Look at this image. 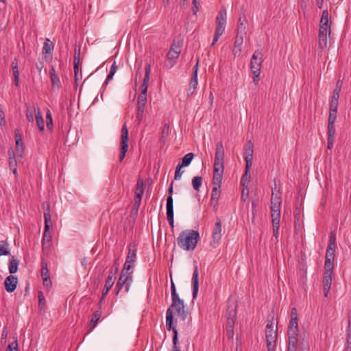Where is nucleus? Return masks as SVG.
Segmentation results:
<instances>
[{
    "instance_id": "obj_64",
    "label": "nucleus",
    "mask_w": 351,
    "mask_h": 351,
    "mask_svg": "<svg viewBox=\"0 0 351 351\" xmlns=\"http://www.w3.org/2000/svg\"><path fill=\"white\" fill-rule=\"evenodd\" d=\"M199 0H193L192 1V12L193 14H196L197 12L199 11Z\"/></svg>"
},
{
    "instance_id": "obj_62",
    "label": "nucleus",
    "mask_w": 351,
    "mask_h": 351,
    "mask_svg": "<svg viewBox=\"0 0 351 351\" xmlns=\"http://www.w3.org/2000/svg\"><path fill=\"white\" fill-rule=\"evenodd\" d=\"M335 134V130L334 124H328V137L334 138Z\"/></svg>"
},
{
    "instance_id": "obj_1",
    "label": "nucleus",
    "mask_w": 351,
    "mask_h": 351,
    "mask_svg": "<svg viewBox=\"0 0 351 351\" xmlns=\"http://www.w3.org/2000/svg\"><path fill=\"white\" fill-rule=\"evenodd\" d=\"M224 171V149L221 142L216 145L215 160L213 165V188L211 192L210 202L217 205L221 195V184Z\"/></svg>"
},
{
    "instance_id": "obj_13",
    "label": "nucleus",
    "mask_w": 351,
    "mask_h": 351,
    "mask_svg": "<svg viewBox=\"0 0 351 351\" xmlns=\"http://www.w3.org/2000/svg\"><path fill=\"white\" fill-rule=\"evenodd\" d=\"M143 180L142 178H138L136 185L135 197L134 206L138 210L141 202L142 196L143 194Z\"/></svg>"
},
{
    "instance_id": "obj_46",
    "label": "nucleus",
    "mask_w": 351,
    "mask_h": 351,
    "mask_svg": "<svg viewBox=\"0 0 351 351\" xmlns=\"http://www.w3.org/2000/svg\"><path fill=\"white\" fill-rule=\"evenodd\" d=\"M8 254H10V251L8 248V243L3 241H0V256Z\"/></svg>"
},
{
    "instance_id": "obj_6",
    "label": "nucleus",
    "mask_w": 351,
    "mask_h": 351,
    "mask_svg": "<svg viewBox=\"0 0 351 351\" xmlns=\"http://www.w3.org/2000/svg\"><path fill=\"white\" fill-rule=\"evenodd\" d=\"M265 337L268 351H274L277 339V328L274 329V323L268 322L265 327Z\"/></svg>"
},
{
    "instance_id": "obj_28",
    "label": "nucleus",
    "mask_w": 351,
    "mask_h": 351,
    "mask_svg": "<svg viewBox=\"0 0 351 351\" xmlns=\"http://www.w3.org/2000/svg\"><path fill=\"white\" fill-rule=\"evenodd\" d=\"M12 69L13 71L14 84L15 86H18L19 83V71L16 59H14V60L12 62Z\"/></svg>"
},
{
    "instance_id": "obj_41",
    "label": "nucleus",
    "mask_w": 351,
    "mask_h": 351,
    "mask_svg": "<svg viewBox=\"0 0 351 351\" xmlns=\"http://www.w3.org/2000/svg\"><path fill=\"white\" fill-rule=\"evenodd\" d=\"M342 86H343V81L341 80H339L337 82L336 86L333 90L332 97L337 98V99L339 98V94H340Z\"/></svg>"
},
{
    "instance_id": "obj_8",
    "label": "nucleus",
    "mask_w": 351,
    "mask_h": 351,
    "mask_svg": "<svg viewBox=\"0 0 351 351\" xmlns=\"http://www.w3.org/2000/svg\"><path fill=\"white\" fill-rule=\"evenodd\" d=\"M180 52L181 46L173 43L167 54V62L165 64L167 67L171 68L175 65L176 60L178 58Z\"/></svg>"
},
{
    "instance_id": "obj_5",
    "label": "nucleus",
    "mask_w": 351,
    "mask_h": 351,
    "mask_svg": "<svg viewBox=\"0 0 351 351\" xmlns=\"http://www.w3.org/2000/svg\"><path fill=\"white\" fill-rule=\"evenodd\" d=\"M132 280V272L126 273L121 271L116 285V294L118 295L122 290H123V293H128L130 290Z\"/></svg>"
},
{
    "instance_id": "obj_51",
    "label": "nucleus",
    "mask_w": 351,
    "mask_h": 351,
    "mask_svg": "<svg viewBox=\"0 0 351 351\" xmlns=\"http://www.w3.org/2000/svg\"><path fill=\"white\" fill-rule=\"evenodd\" d=\"M167 218L171 228L174 226L173 210H167Z\"/></svg>"
},
{
    "instance_id": "obj_45",
    "label": "nucleus",
    "mask_w": 351,
    "mask_h": 351,
    "mask_svg": "<svg viewBox=\"0 0 351 351\" xmlns=\"http://www.w3.org/2000/svg\"><path fill=\"white\" fill-rule=\"evenodd\" d=\"M271 205H278L281 204V197L280 193L278 192H272L271 197Z\"/></svg>"
},
{
    "instance_id": "obj_42",
    "label": "nucleus",
    "mask_w": 351,
    "mask_h": 351,
    "mask_svg": "<svg viewBox=\"0 0 351 351\" xmlns=\"http://www.w3.org/2000/svg\"><path fill=\"white\" fill-rule=\"evenodd\" d=\"M41 276L43 278L50 277L47 261L42 260L41 262Z\"/></svg>"
},
{
    "instance_id": "obj_21",
    "label": "nucleus",
    "mask_w": 351,
    "mask_h": 351,
    "mask_svg": "<svg viewBox=\"0 0 351 351\" xmlns=\"http://www.w3.org/2000/svg\"><path fill=\"white\" fill-rule=\"evenodd\" d=\"M193 283V298L195 299L197 298L198 289H199V273L198 267L197 265H195L194 271L192 277Z\"/></svg>"
},
{
    "instance_id": "obj_43",
    "label": "nucleus",
    "mask_w": 351,
    "mask_h": 351,
    "mask_svg": "<svg viewBox=\"0 0 351 351\" xmlns=\"http://www.w3.org/2000/svg\"><path fill=\"white\" fill-rule=\"evenodd\" d=\"M202 178L201 176H195L192 179L193 187L197 191H199V188L202 185Z\"/></svg>"
},
{
    "instance_id": "obj_38",
    "label": "nucleus",
    "mask_w": 351,
    "mask_h": 351,
    "mask_svg": "<svg viewBox=\"0 0 351 351\" xmlns=\"http://www.w3.org/2000/svg\"><path fill=\"white\" fill-rule=\"evenodd\" d=\"M19 264V261L17 259H11L9 262V272L12 274L16 273L18 270Z\"/></svg>"
},
{
    "instance_id": "obj_3",
    "label": "nucleus",
    "mask_w": 351,
    "mask_h": 351,
    "mask_svg": "<svg viewBox=\"0 0 351 351\" xmlns=\"http://www.w3.org/2000/svg\"><path fill=\"white\" fill-rule=\"evenodd\" d=\"M175 311L178 315L181 317L182 320H184L187 316V311L184 309V301L180 302L179 303L176 302L172 303L171 306L167 308L166 313V326L167 330L173 331V329H176L175 326H173V311Z\"/></svg>"
},
{
    "instance_id": "obj_55",
    "label": "nucleus",
    "mask_w": 351,
    "mask_h": 351,
    "mask_svg": "<svg viewBox=\"0 0 351 351\" xmlns=\"http://www.w3.org/2000/svg\"><path fill=\"white\" fill-rule=\"evenodd\" d=\"M337 111L330 110L329 116H328V124H334L336 118H337Z\"/></svg>"
},
{
    "instance_id": "obj_57",
    "label": "nucleus",
    "mask_w": 351,
    "mask_h": 351,
    "mask_svg": "<svg viewBox=\"0 0 351 351\" xmlns=\"http://www.w3.org/2000/svg\"><path fill=\"white\" fill-rule=\"evenodd\" d=\"M167 210H173V200L171 195L167 198Z\"/></svg>"
},
{
    "instance_id": "obj_19",
    "label": "nucleus",
    "mask_w": 351,
    "mask_h": 351,
    "mask_svg": "<svg viewBox=\"0 0 351 351\" xmlns=\"http://www.w3.org/2000/svg\"><path fill=\"white\" fill-rule=\"evenodd\" d=\"M298 332L288 331L289 346L287 351H296Z\"/></svg>"
},
{
    "instance_id": "obj_34",
    "label": "nucleus",
    "mask_w": 351,
    "mask_h": 351,
    "mask_svg": "<svg viewBox=\"0 0 351 351\" xmlns=\"http://www.w3.org/2000/svg\"><path fill=\"white\" fill-rule=\"evenodd\" d=\"M147 100V96L139 95L137 100L136 110H144Z\"/></svg>"
},
{
    "instance_id": "obj_25",
    "label": "nucleus",
    "mask_w": 351,
    "mask_h": 351,
    "mask_svg": "<svg viewBox=\"0 0 351 351\" xmlns=\"http://www.w3.org/2000/svg\"><path fill=\"white\" fill-rule=\"evenodd\" d=\"M252 167L245 166V171L241 180V184L243 187L248 189V185L250 182V169Z\"/></svg>"
},
{
    "instance_id": "obj_31",
    "label": "nucleus",
    "mask_w": 351,
    "mask_h": 351,
    "mask_svg": "<svg viewBox=\"0 0 351 351\" xmlns=\"http://www.w3.org/2000/svg\"><path fill=\"white\" fill-rule=\"evenodd\" d=\"M346 351H351V314L349 316L348 326L346 335Z\"/></svg>"
},
{
    "instance_id": "obj_14",
    "label": "nucleus",
    "mask_w": 351,
    "mask_h": 351,
    "mask_svg": "<svg viewBox=\"0 0 351 351\" xmlns=\"http://www.w3.org/2000/svg\"><path fill=\"white\" fill-rule=\"evenodd\" d=\"M335 248L336 247H327L325 256L324 268H334Z\"/></svg>"
},
{
    "instance_id": "obj_49",
    "label": "nucleus",
    "mask_w": 351,
    "mask_h": 351,
    "mask_svg": "<svg viewBox=\"0 0 351 351\" xmlns=\"http://www.w3.org/2000/svg\"><path fill=\"white\" fill-rule=\"evenodd\" d=\"M327 247H336V237L333 231L330 234L329 241Z\"/></svg>"
},
{
    "instance_id": "obj_2",
    "label": "nucleus",
    "mask_w": 351,
    "mask_h": 351,
    "mask_svg": "<svg viewBox=\"0 0 351 351\" xmlns=\"http://www.w3.org/2000/svg\"><path fill=\"white\" fill-rule=\"evenodd\" d=\"M199 239V232L193 230H185L182 231L178 239V245L186 251L193 250Z\"/></svg>"
},
{
    "instance_id": "obj_17",
    "label": "nucleus",
    "mask_w": 351,
    "mask_h": 351,
    "mask_svg": "<svg viewBox=\"0 0 351 351\" xmlns=\"http://www.w3.org/2000/svg\"><path fill=\"white\" fill-rule=\"evenodd\" d=\"M18 278L16 276L10 275L5 279V289L8 293L13 292L17 286Z\"/></svg>"
},
{
    "instance_id": "obj_15",
    "label": "nucleus",
    "mask_w": 351,
    "mask_h": 351,
    "mask_svg": "<svg viewBox=\"0 0 351 351\" xmlns=\"http://www.w3.org/2000/svg\"><path fill=\"white\" fill-rule=\"evenodd\" d=\"M136 254L135 250H132L131 248L128 250V254L126 258V261L124 264L123 269L121 271H124L126 273H130L129 271L132 268L133 263L136 261Z\"/></svg>"
},
{
    "instance_id": "obj_61",
    "label": "nucleus",
    "mask_w": 351,
    "mask_h": 351,
    "mask_svg": "<svg viewBox=\"0 0 351 351\" xmlns=\"http://www.w3.org/2000/svg\"><path fill=\"white\" fill-rule=\"evenodd\" d=\"M34 110H32L29 108H27L26 112V117L27 120L31 123L34 122Z\"/></svg>"
},
{
    "instance_id": "obj_37",
    "label": "nucleus",
    "mask_w": 351,
    "mask_h": 351,
    "mask_svg": "<svg viewBox=\"0 0 351 351\" xmlns=\"http://www.w3.org/2000/svg\"><path fill=\"white\" fill-rule=\"evenodd\" d=\"M53 49V44L50 41L49 38H46L43 47V52L45 53H51Z\"/></svg>"
},
{
    "instance_id": "obj_20",
    "label": "nucleus",
    "mask_w": 351,
    "mask_h": 351,
    "mask_svg": "<svg viewBox=\"0 0 351 351\" xmlns=\"http://www.w3.org/2000/svg\"><path fill=\"white\" fill-rule=\"evenodd\" d=\"M288 331L298 332V313L295 308L291 311V320L289 324Z\"/></svg>"
},
{
    "instance_id": "obj_60",
    "label": "nucleus",
    "mask_w": 351,
    "mask_h": 351,
    "mask_svg": "<svg viewBox=\"0 0 351 351\" xmlns=\"http://www.w3.org/2000/svg\"><path fill=\"white\" fill-rule=\"evenodd\" d=\"M6 351H19L18 348L17 341H15L11 344H9L6 349Z\"/></svg>"
},
{
    "instance_id": "obj_54",
    "label": "nucleus",
    "mask_w": 351,
    "mask_h": 351,
    "mask_svg": "<svg viewBox=\"0 0 351 351\" xmlns=\"http://www.w3.org/2000/svg\"><path fill=\"white\" fill-rule=\"evenodd\" d=\"M273 222V233L276 239L278 237V230L280 226V221H272Z\"/></svg>"
},
{
    "instance_id": "obj_29",
    "label": "nucleus",
    "mask_w": 351,
    "mask_h": 351,
    "mask_svg": "<svg viewBox=\"0 0 351 351\" xmlns=\"http://www.w3.org/2000/svg\"><path fill=\"white\" fill-rule=\"evenodd\" d=\"M271 217L272 221H280V204L271 205Z\"/></svg>"
},
{
    "instance_id": "obj_47",
    "label": "nucleus",
    "mask_w": 351,
    "mask_h": 351,
    "mask_svg": "<svg viewBox=\"0 0 351 351\" xmlns=\"http://www.w3.org/2000/svg\"><path fill=\"white\" fill-rule=\"evenodd\" d=\"M73 64L75 65V69H77V65H80V48L75 49Z\"/></svg>"
},
{
    "instance_id": "obj_56",
    "label": "nucleus",
    "mask_w": 351,
    "mask_h": 351,
    "mask_svg": "<svg viewBox=\"0 0 351 351\" xmlns=\"http://www.w3.org/2000/svg\"><path fill=\"white\" fill-rule=\"evenodd\" d=\"M338 100L337 98H333L332 97L330 103V110H335L337 111V107H338Z\"/></svg>"
},
{
    "instance_id": "obj_26",
    "label": "nucleus",
    "mask_w": 351,
    "mask_h": 351,
    "mask_svg": "<svg viewBox=\"0 0 351 351\" xmlns=\"http://www.w3.org/2000/svg\"><path fill=\"white\" fill-rule=\"evenodd\" d=\"M34 114L38 128L40 131H43L45 128L44 120L39 108H36L34 107Z\"/></svg>"
},
{
    "instance_id": "obj_30",
    "label": "nucleus",
    "mask_w": 351,
    "mask_h": 351,
    "mask_svg": "<svg viewBox=\"0 0 351 351\" xmlns=\"http://www.w3.org/2000/svg\"><path fill=\"white\" fill-rule=\"evenodd\" d=\"M327 33L328 32L319 30V46L322 49L327 46Z\"/></svg>"
},
{
    "instance_id": "obj_35",
    "label": "nucleus",
    "mask_w": 351,
    "mask_h": 351,
    "mask_svg": "<svg viewBox=\"0 0 351 351\" xmlns=\"http://www.w3.org/2000/svg\"><path fill=\"white\" fill-rule=\"evenodd\" d=\"M245 32V19L242 20L241 18L239 19V25L237 27V35L244 38Z\"/></svg>"
},
{
    "instance_id": "obj_50",
    "label": "nucleus",
    "mask_w": 351,
    "mask_h": 351,
    "mask_svg": "<svg viewBox=\"0 0 351 351\" xmlns=\"http://www.w3.org/2000/svg\"><path fill=\"white\" fill-rule=\"evenodd\" d=\"M46 123H47V127L49 130H51L53 128V121H52V117L51 114V112L49 110H47V114H46Z\"/></svg>"
},
{
    "instance_id": "obj_4",
    "label": "nucleus",
    "mask_w": 351,
    "mask_h": 351,
    "mask_svg": "<svg viewBox=\"0 0 351 351\" xmlns=\"http://www.w3.org/2000/svg\"><path fill=\"white\" fill-rule=\"evenodd\" d=\"M216 23L217 26L211 47L214 46V45L217 42L219 38L223 34L225 30L226 23V11L223 8H221L218 12L216 17Z\"/></svg>"
},
{
    "instance_id": "obj_23",
    "label": "nucleus",
    "mask_w": 351,
    "mask_h": 351,
    "mask_svg": "<svg viewBox=\"0 0 351 351\" xmlns=\"http://www.w3.org/2000/svg\"><path fill=\"white\" fill-rule=\"evenodd\" d=\"M43 207L45 210L44 211V218L45 223H47V229H49L52 224L51 214H50V205L48 202H44L43 204Z\"/></svg>"
},
{
    "instance_id": "obj_12",
    "label": "nucleus",
    "mask_w": 351,
    "mask_h": 351,
    "mask_svg": "<svg viewBox=\"0 0 351 351\" xmlns=\"http://www.w3.org/2000/svg\"><path fill=\"white\" fill-rule=\"evenodd\" d=\"M221 220L217 218V221L213 230L212 241L211 245L215 247L218 244L221 239Z\"/></svg>"
},
{
    "instance_id": "obj_53",
    "label": "nucleus",
    "mask_w": 351,
    "mask_h": 351,
    "mask_svg": "<svg viewBox=\"0 0 351 351\" xmlns=\"http://www.w3.org/2000/svg\"><path fill=\"white\" fill-rule=\"evenodd\" d=\"M167 218L171 228L174 226L173 210H167Z\"/></svg>"
},
{
    "instance_id": "obj_40",
    "label": "nucleus",
    "mask_w": 351,
    "mask_h": 351,
    "mask_svg": "<svg viewBox=\"0 0 351 351\" xmlns=\"http://www.w3.org/2000/svg\"><path fill=\"white\" fill-rule=\"evenodd\" d=\"M16 151L17 153V156L22 158L23 154V143L22 138H19L17 141H16Z\"/></svg>"
},
{
    "instance_id": "obj_48",
    "label": "nucleus",
    "mask_w": 351,
    "mask_h": 351,
    "mask_svg": "<svg viewBox=\"0 0 351 351\" xmlns=\"http://www.w3.org/2000/svg\"><path fill=\"white\" fill-rule=\"evenodd\" d=\"M150 73H151V64L150 63H147V64L145 66V77H144L143 82V84H147V85L148 82L149 80Z\"/></svg>"
},
{
    "instance_id": "obj_58",
    "label": "nucleus",
    "mask_w": 351,
    "mask_h": 351,
    "mask_svg": "<svg viewBox=\"0 0 351 351\" xmlns=\"http://www.w3.org/2000/svg\"><path fill=\"white\" fill-rule=\"evenodd\" d=\"M74 73H75V80L77 83L78 81H80L82 80V71L79 69V65H77V69H75L74 66Z\"/></svg>"
},
{
    "instance_id": "obj_9",
    "label": "nucleus",
    "mask_w": 351,
    "mask_h": 351,
    "mask_svg": "<svg viewBox=\"0 0 351 351\" xmlns=\"http://www.w3.org/2000/svg\"><path fill=\"white\" fill-rule=\"evenodd\" d=\"M128 129L126 125H123L121 134V152L119 154V162H122L128 149Z\"/></svg>"
},
{
    "instance_id": "obj_16",
    "label": "nucleus",
    "mask_w": 351,
    "mask_h": 351,
    "mask_svg": "<svg viewBox=\"0 0 351 351\" xmlns=\"http://www.w3.org/2000/svg\"><path fill=\"white\" fill-rule=\"evenodd\" d=\"M253 143L251 141H248L245 147V166L252 167L253 160Z\"/></svg>"
},
{
    "instance_id": "obj_18",
    "label": "nucleus",
    "mask_w": 351,
    "mask_h": 351,
    "mask_svg": "<svg viewBox=\"0 0 351 351\" xmlns=\"http://www.w3.org/2000/svg\"><path fill=\"white\" fill-rule=\"evenodd\" d=\"M118 269H119L117 267L114 271H113L112 270H110L109 271L108 278H107V279L106 280V282H105L104 287L103 289V290H104V293H108L109 290L113 286V285L114 283L115 278H116L115 276H116V274H117Z\"/></svg>"
},
{
    "instance_id": "obj_11",
    "label": "nucleus",
    "mask_w": 351,
    "mask_h": 351,
    "mask_svg": "<svg viewBox=\"0 0 351 351\" xmlns=\"http://www.w3.org/2000/svg\"><path fill=\"white\" fill-rule=\"evenodd\" d=\"M263 55L261 51L256 50L253 53L250 61V69L252 73H257L261 71L263 61Z\"/></svg>"
},
{
    "instance_id": "obj_44",
    "label": "nucleus",
    "mask_w": 351,
    "mask_h": 351,
    "mask_svg": "<svg viewBox=\"0 0 351 351\" xmlns=\"http://www.w3.org/2000/svg\"><path fill=\"white\" fill-rule=\"evenodd\" d=\"M197 76L193 75L191 82L189 84V88L188 90V94H193L194 90L196 89L197 86Z\"/></svg>"
},
{
    "instance_id": "obj_52",
    "label": "nucleus",
    "mask_w": 351,
    "mask_h": 351,
    "mask_svg": "<svg viewBox=\"0 0 351 351\" xmlns=\"http://www.w3.org/2000/svg\"><path fill=\"white\" fill-rule=\"evenodd\" d=\"M167 218L171 228L174 226L173 210H167Z\"/></svg>"
},
{
    "instance_id": "obj_36",
    "label": "nucleus",
    "mask_w": 351,
    "mask_h": 351,
    "mask_svg": "<svg viewBox=\"0 0 351 351\" xmlns=\"http://www.w3.org/2000/svg\"><path fill=\"white\" fill-rule=\"evenodd\" d=\"M8 155H9V166L10 169L16 167L17 162L15 158V154L13 149L10 148L8 150Z\"/></svg>"
},
{
    "instance_id": "obj_22",
    "label": "nucleus",
    "mask_w": 351,
    "mask_h": 351,
    "mask_svg": "<svg viewBox=\"0 0 351 351\" xmlns=\"http://www.w3.org/2000/svg\"><path fill=\"white\" fill-rule=\"evenodd\" d=\"M243 37L237 36L234 44L232 53L234 56H239L241 53V46L243 43Z\"/></svg>"
},
{
    "instance_id": "obj_27",
    "label": "nucleus",
    "mask_w": 351,
    "mask_h": 351,
    "mask_svg": "<svg viewBox=\"0 0 351 351\" xmlns=\"http://www.w3.org/2000/svg\"><path fill=\"white\" fill-rule=\"evenodd\" d=\"M49 74L52 86L59 88L60 87V81L53 66L50 69Z\"/></svg>"
},
{
    "instance_id": "obj_32",
    "label": "nucleus",
    "mask_w": 351,
    "mask_h": 351,
    "mask_svg": "<svg viewBox=\"0 0 351 351\" xmlns=\"http://www.w3.org/2000/svg\"><path fill=\"white\" fill-rule=\"evenodd\" d=\"M117 66H116V62H114V63L112 64V65L110 67V72H109V73L106 77V80L103 85L104 90L105 89L106 86H107L108 82L112 79V77H113L114 75L115 74V73L117 72Z\"/></svg>"
},
{
    "instance_id": "obj_7",
    "label": "nucleus",
    "mask_w": 351,
    "mask_h": 351,
    "mask_svg": "<svg viewBox=\"0 0 351 351\" xmlns=\"http://www.w3.org/2000/svg\"><path fill=\"white\" fill-rule=\"evenodd\" d=\"M227 322H226V330L229 337H233L234 326L236 321L237 312L236 305L232 304L231 306H228L227 309Z\"/></svg>"
},
{
    "instance_id": "obj_10",
    "label": "nucleus",
    "mask_w": 351,
    "mask_h": 351,
    "mask_svg": "<svg viewBox=\"0 0 351 351\" xmlns=\"http://www.w3.org/2000/svg\"><path fill=\"white\" fill-rule=\"evenodd\" d=\"M334 268H324V276H323V291L324 297L327 298L330 291L332 282V274Z\"/></svg>"
},
{
    "instance_id": "obj_24",
    "label": "nucleus",
    "mask_w": 351,
    "mask_h": 351,
    "mask_svg": "<svg viewBox=\"0 0 351 351\" xmlns=\"http://www.w3.org/2000/svg\"><path fill=\"white\" fill-rule=\"evenodd\" d=\"M49 228L47 229V223H45V232L42 239V245L43 250L49 247V243L51 240V236L49 232Z\"/></svg>"
},
{
    "instance_id": "obj_39",
    "label": "nucleus",
    "mask_w": 351,
    "mask_h": 351,
    "mask_svg": "<svg viewBox=\"0 0 351 351\" xmlns=\"http://www.w3.org/2000/svg\"><path fill=\"white\" fill-rule=\"evenodd\" d=\"M101 316V311L100 310L96 311L94 313L93 317L90 320V325H91L90 330H93L96 326L97 322L99 321Z\"/></svg>"
},
{
    "instance_id": "obj_59",
    "label": "nucleus",
    "mask_w": 351,
    "mask_h": 351,
    "mask_svg": "<svg viewBox=\"0 0 351 351\" xmlns=\"http://www.w3.org/2000/svg\"><path fill=\"white\" fill-rule=\"evenodd\" d=\"M182 168V167H181L180 165H178L176 168V171H175V176H174V179L175 180H180L181 176H182V171H181V169Z\"/></svg>"
},
{
    "instance_id": "obj_63",
    "label": "nucleus",
    "mask_w": 351,
    "mask_h": 351,
    "mask_svg": "<svg viewBox=\"0 0 351 351\" xmlns=\"http://www.w3.org/2000/svg\"><path fill=\"white\" fill-rule=\"evenodd\" d=\"M320 23H329V19H328V12L327 10H325L323 11Z\"/></svg>"
},
{
    "instance_id": "obj_33",
    "label": "nucleus",
    "mask_w": 351,
    "mask_h": 351,
    "mask_svg": "<svg viewBox=\"0 0 351 351\" xmlns=\"http://www.w3.org/2000/svg\"><path fill=\"white\" fill-rule=\"evenodd\" d=\"M193 158L194 154L193 153H188L183 157L182 162L179 163L178 165H180L182 167H187L191 164Z\"/></svg>"
}]
</instances>
